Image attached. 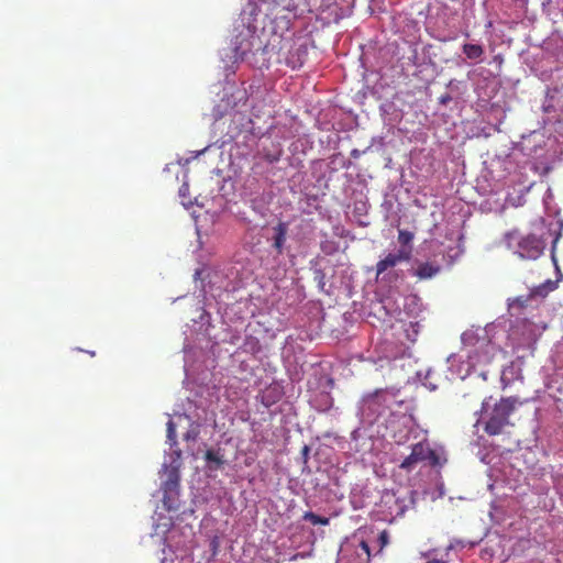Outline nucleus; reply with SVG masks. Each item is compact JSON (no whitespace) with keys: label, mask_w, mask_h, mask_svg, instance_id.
Masks as SVG:
<instances>
[{"label":"nucleus","mask_w":563,"mask_h":563,"mask_svg":"<svg viewBox=\"0 0 563 563\" xmlns=\"http://www.w3.org/2000/svg\"><path fill=\"white\" fill-rule=\"evenodd\" d=\"M440 272V266L432 265L430 263H422L416 269V275L419 279L432 278Z\"/></svg>","instance_id":"nucleus-8"},{"label":"nucleus","mask_w":563,"mask_h":563,"mask_svg":"<svg viewBox=\"0 0 563 563\" xmlns=\"http://www.w3.org/2000/svg\"><path fill=\"white\" fill-rule=\"evenodd\" d=\"M167 439L170 441V443L176 442V429L172 420L167 422Z\"/></svg>","instance_id":"nucleus-15"},{"label":"nucleus","mask_w":563,"mask_h":563,"mask_svg":"<svg viewBox=\"0 0 563 563\" xmlns=\"http://www.w3.org/2000/svg\"><path fill=\"white\" fill-rule=\"evenodd\" d=\"M521 328H522L526 332H529V333H534V332H536L534 324H533V323H531V322H528V321L522 322Z\"/></svg>","instance_id":"nucleus-17"},{"label":"nucleus","mask_w":563,"mask_h":563,"mask_svg":"<svg viewBox=\"0 0 563 563\" xmlns=\"http://www.w3.org/2000/svg\"><path fill=\"white\" fill-rule=\"evenodd\" d=\"M531 298L532 297H529V295L526 297L519 296V297L512 299V301L510 302V307L525 308V307H527V305Z\"/></svg>","instance_id":"nucleus-13"},{"label":"nucleus","mask_w":563,"mask_h":563,"mask_svg":"<svg viewBox=\"0 0 563 563\" xmlns=\"http://www.w3.org/2000/svg\"><path fill=\"white\" fill-rule=\"evenodd\" d=\"M251 49V44L247 43V44H243V42H241L239 45H235L234 47V52H235V56L236 57H241L243 58L244 55Z\"/></svg>","instance_id":"nucleus-14"},{"label":"nucleus","mask_w":563,"mask_h":563,"mask_svg":"<svg viewBox=\"0 0 563 563\" xmlns=\"http://www.w3.org/2000/svg\"><path fill=\"white\" fill-rule=\"evenodd\" d=\"M463 53L470 59H479L484 54L483 46L478 44L466 43L462 47Z\"/></svg>","instance_id":"nucleus-10"},{"label":"nucleus","mask_w":563,"mask_h":563,"mask_svg":"<svg viewBox=\"0 0 563 563\" xmlns=\"http://www.w3.org/2000/svg\"><path fill=\"white\" fill-rule=\"evenodd\" d=\"M299 555H300L299 553L295 554V555L291 558V560H296Z\"/></svg>","instance_id":"nucleus-25"},{"label":"nucleus","mask_w":563,"mask_h":563,"mask_svg":"<svg viewBox=\"0 0 563 563\" xmlns=\"http://www.w3.org/2000/svg\"><path fill=\"white\" fill-rule=\"evenodd\" d=\"M273 246L276 250L277 254H283L284 245L288 233V223L280 221L277 223V225L273 228Z\"/></svg>","instance_id":"nucleus-6"},{"label":"nucleus","mask_w":563,"mask_h":563,"mask_svg":"<svg viewBox=\"0 0 563 563\" xmlns=\"http://www.w3.org/2000/svg\"><path fill=\"white\" fill-rule=\"evenodd\" d=\"M451 100V96L450 95H444L440 98V102L442 104H446L449 101Z\"/></svg>","instance_id":"nucleus-21"},{"label":"nucleus","mask_w":563,"mask_h":563,"mask_svg":"<svg viewBox=\"0 0 563 563\" xmlns=\"http://www.w3.org/2000/svg\"><path fill=\"white\" fill-rule=\"evenodd\" d=\"M519 400L517 397H505L495 404L485 421L484 430L489 435H498L509 422Z\"/></svg>","instance_id":"nucleus-2"},{"label":"nucleus","mask_w":563,"mask_h":563,"mask_svg":"<svg viewBox=\"0 0 563 563\" xmlns=\"http://www.w3.org/2000/svg\"><path fill=\"white\" fill-rule=\"evenodd\" d=\"M210 545H211V548H212V552H213V554H216V553H217V551H218V547H219V540H218V538H217V537H214V538L211 540V544H210Z\"/></svg>","instance_id":"nucleus-20"},{"label":"nucleus","mask_w":563,"mask_h":563,"mask_svg":"<svg viewBox=\"0 0 563 563\" xmlns=\"http://www.w3.org/2000/svg\"><path fill=\"white\" fill-rule=\"evenodd\" d=\"M505 242L522 260H537L545 247L544 241L536 234L521 235L517 230L506 233Z\"/></svg>","instance_id":"nucleus-1"},{"label":"nucleus","mask_w":563,"mask_h":563,"mask_svg":"<svg viewBox=\"0 0 563 563\" xmlns=\"http://www.w3.org/2000/svg\"><path fill=\"white\" fill-rule=\"evenodd\" d=\"M410 250L405 247L400 249L397 253H389L385 258L380 260L376 264V278L387 269L395 267L401 262L408 261L410 258Z\"/></svg>","instance_id":"nucleus-4"},{"label":"nucleus","mask_w":563,"mask_h":563,"mask_svg":"<svg viewBox=\"0 0 563 563\" xmlns=\"http://www.w3.org/2000/svg\"><path fill=\"white\" fill-rule=\"evenodd\" d=\"M269 161H271V162L278 161V157H277V156H276V157H272V158H269Z\"/></svg>","instance_id":"nucleus-24"},{"label":"nucleus","mask_w":563,"mask_h":563,"mask_svg":"<svg viewBox=\"0 0 563 563\" xmlns=\"http://www.w3.org/2000/svg\"><path fill=\"white\" fill-rule=\"evenodd\" d=\"M205 459L208 462L210 470H219L224 464L223 456L214 450H207Z\"/></svg>","instance_id":"nucleus-9"},{"label":"nucleus","mask_w":563,"mask_h":563,"mask_svg":"<svg viewBox=\"0 0 563 563\" xmlns=\"http://www.w3.org/2000/svg\"><path fill=\"white\" fill-rule=\"evenodd\" d=\"M287 63H288V65H290L292 68H297V67H300V66L302 65V63H301V62H299V63H295V62H292V60H290V59H289Z\"/></svg>","instance_id":"nucleus-22"},{"label":"nucleus","mask_w":563,"mask_h":563,"mask_svg":"<svg viewBox=\"0 0 563 563\" xmlns=\"http://www.w3.org/2000/svg\"><path fill=\"white\" fill-rule=\"evenodd\" d=\"M427 563H445V562L441 561V560H430Z\"/></svg>","instance_id":"nucleus-23"},{"label":"nucleus","mask_w":563,"mask_h":563,"mask_svg":"<svg viewBox=\"0 0 563 563\" xmlns=\"http://www.w3.org/2000/svg\"><path fill=\"white\" fill-rule=\"evenodd\" d=\"M558 288V282L548 279L538 287H534L531 289L529 297H547L551 291L555 290Z\"/></svg>","instance_id":"nucleus-7"},{"label":"nucleus","mask_w":563,"mask_h":563,"mask_svg":"<svg viewBox=\"0 0 563 563\" xmlns=\"http://www.w3.org/2000/svg\"><path fill=\"white\" fill-rule=\"evenodd\" d=\"M166 472L167 478L162 486L165 495L177 492L180 482L179 466L170 465L167 467Z\"/></svg>","instance_id":"nucleus-5"},{"label":"nucleus","mask_w":563,"mask_h":563,"mask_svg":"<svg viewBox=\"0 0 563 563\" xmlns=\"http://www.w3.org/2000/svg\"><path fill=\"white\" fill-rule=\"evenodd\" d=\"M309 452H310V448L308 445H303V448L301 449V455H302L305 463H307Z\"/></svg>","instance_id":"nucleus-19"},{"label":"nucleus","mask_w":563,"mask_h":563,"mask_svg":"<svg viewBox=\"0 0 563 563\" xmlns=\"http://www.w3.org/2000/svg\"><path fill=\"white\" fill-rule=\"evenodd\" d=\"M360 547L363 550V552L366 554L367 559H369L371 558V548H369L368 543L363 540V541H361Z\"/></svg>","instance_id":"nucleus-18"},{"label":"nucleus","mask_w":563,"mask_h":563,"mask_svg":"<svg viewBox=\"0 0 563 563\" xmlns=\"http://www.w3.org/2000/svg\"><path fill=\"white\" fill-rule=\"evenodd\" d=\"M302 518L303 520L309 521L313 526H328L330 523V519L328 517L319 516L312 511H306Z\"/></svg>","instance_id":"nucleus-11"},{"label":"nucleus","mask_w":563,"mask_h":563,"mask_svg":"<svg viewBox=\"0 0 563 563\" xmlns=\"http://www.w3.org/2000/svg\"><path fill=\"white\" fill-rule=\"evenodd\" d=\"M413 239V234L409 231L400 230L398 233V242L406 246L408 245Z\"/></svg>","instance_id":"nucleus-12"},{"label":"nucleus","mask_w":563,"mask_h":563,"mask_svg":"<svg viewBox=\"0 0 563 563\" xmlns=\"http://www.w3.org/2000/svg\"><path fill=\"white\" fill-rule=\"evenodd\" d=\"M379 551L389 543V534L387 530H383L378 536Z\"/></svg>","instance_id":"nucleus-16"},{"label":"nucleus","mask_w":563,"mask_h":563,"mask_svg":"<svg viewBox=\"0 0 563 563\" xmlns=\"http://www.w3.org/2000/svg\"><path fill=\"white\" fill-rule=\"evenodd\" d=\"M420 462H428L431 466L442 464L440 454L433 450L427 441H422L412 445L411 453L405 457L399 467L410 472Z\"/></svg>","instance_id":"nucleus-3"}]
</instances>
